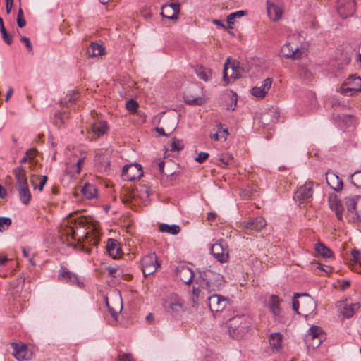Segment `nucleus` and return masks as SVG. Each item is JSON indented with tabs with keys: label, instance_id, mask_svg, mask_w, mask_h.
Masks as SVG:
<instances>
[{
	"label": "nucleus",
	"instance_id": "f257e3e1",
	"mask_svg": "<svg viewBox=\"0 0 361 361\" xmlns=\"http://www.w3.org/2000/svg\"><path fill=\"white\" fill-rule=\"evenodd\" d=\"M197 272L202 288L208 293L219 291L224 286V276L210 267L199 269Z\"/></svg>",
	"mask_w": 361,
	"mask_h": 361
},
{
	"label": "nucleus",
	"instance_id": "f03ea898",
	"mask_svg": "<svg viewBox=\"0 0 361 361\" xmlns=\"http://www.w3.org/2000/svg\"><path fill=\"white\" fill-rule=\"evenodd\" d=\"M251 323L250 317L245 314L231 318L227 323L230 336L235 339L242 338L248 332Z\"/></svg>",
	"mask_w": 361,
	"mask_h": 361
},
{
	"label": "nucleus",
	"instance_id": "7ed1b4c3",
	"mask_svg": "<svg viewBox=\"0 0 361 361\" xmlns=\"http://www.w3.org/2000/svg\"><path fill=\"white\" fill-rule=\"evenodd\" d=\"M87 224L88 221L84 216L74 219L73 222L72 220H68L62 224L60 233L67 238H71V239L75 240L76 230L85 228Z\"/></svg>",
	"mask_w": 361,
	"mask_h": 361
},
{
	"label": "nucleus",
	"instance_id": "20e7f679",
	"mask_svg": "<svg viewBox=\"0 0 361 361\" xmlns=\"http://www.w3.org/2000/svg\"><path fill=\"white\" fill-rule=\"evenodd\" d=\"M313 186L314 182L312 180L306 181L299 186L294 193V200L300 204L310 202L314 194Z\"/></svg>",
	"mask_w": 361,
	"mask_h": 361
},
{
	"label": "nucleus",
	"instance_id": "39448f33",
	"mask_svg": "<svg viewBox=\"0 0 361 361\" xmlns=\"http://www.w3.org/2000/svg\"><path fill=\"white\" fill-rule=\"evenodd\" d=\"M241 77V68L239 62L237 61H230L229 58L227 59L224 63L223 80L226 84L230 82V80H236Z\"/></svg>",
	"mask_w": 361,
	"mask_h": 361
},
{
	"label": "nucleus",
	"instance_id": "423d86ee",
	"mask_svg": "<svg viewBox=\"0 0 361 361\" xmlns=\"http://www.w3.org/2000/svg\"><path fill=\"white\" fill-rule=\"evenodd\" d=\"M210 253L221 264L227 262L229 259V251L227 243L222 239L217 240L212 245Z\"/></svg>",
	"mask_w": 361,
	"mask_h": 361
},
{
	"label": "nucleus",
	"instance_id": "0eeeda50",
	"mask_svg": "<svg viewBox=\"0 0 361 361\" xmlns=\"http://www.w3.org/2000/svg\"><path fill=\"white\" fill-rule=\"evenodd\" d=\"M164 310L174 318H178L180 310V298L177 293H170L164 301Z\"/></svg>",
	"mask_w": 361,
	"mask_h": 361
},
{
	"label": "nucleus",
	"instance_id": "6e6552de",
	"mask_svg": "<svg viewBox=\"0 0 361 361\" xmlns=\"http://www.w3.org/2000/svg\"><path fill=\"white\" fill-rule=\"evenodd\" d=\"M157 121L159 126L164 127L169 136L173 133L178 125V119L177 118L167 115L164 112L154 117V123Z\"/></svg>",
	"mask_w": 361,
	"mask_h": 361
},
{
	"label": "nucleus",
	"instance_id": "1a4fd4ad",
	"mask_svg": "<svg viewBox=\"0 0 361 361\" xmlns=\"http://www.w3.org/2000/svg\"><path fill=\"white\" fill-rule=\"evenodd\" d=\"M141 265L142 271L145 277L153 274L160 266L157 261V257L154 252L143 257L141 260Z\"/></svg>",
	"mask_w": 361,
	"mask_h": 361
},
{
	"label": "nucleus",
	"instance_id": "9d476101",
	"mask_svg": "<svg viewBox=\"0 0 361 361\" xmlns=\"http://www.w3.org/2000/svg\"><path fill=\"white\" fill-rule=\"evenodd\" d=\"M85 235L78 238V245L85 252L90 254L91 249L87 248V245L97 247L99 243V237L96 231H87Z\"/></svg>",
	"mask_w": 361,
	"mask_h": 361
},
{
	"label": "nucleus",
	"instance_id": "9b49d317",
	"mask_svg": "<svg viewBox=\"0 0 361 361\" xmlns=\"http://www.w3.org/2000/svg\"><path fill=\"white\" fill-rule=\"evenodd\" d=\"M341 93L345 95H352L357 92H361V78L355 75H350L341 86Z\"/></svg>",
	"mask_w": 361,
	"mask_h": 361
},
{
	"label": "nucleus",
	"instance_id": "f8f14e48",
	"mask_svg": "<svg viewBox=\"0 0 361 361\" xmlns=\"http://www.w3.org/2000/svg\"><path fill=\"white\" fill-rule=\"evenodd\" d=\"M142 168L138 164L125 165L122 169V176L125 180L133 181L142 176Z\"/></svg>",
	"mask_w": 361,
	"mask_h": 361
},
{
	"label": "nucleus",
	"instance_id": "ddd939ff",
	"mask_svg": "<svg viewBox=\"0 0 361 361\" xmlns=\"http://www.w3.org/2000/svg\"><path fill=\"white\" fill-rule=\"evenodd\" d=\"M338 13L343 18L352 16L355 11V2L354 0H338L336 2Z\"/></svg>",
	"mask_w": 361,
	"mask_h": 361
},
{
	"label": "nucleus",
	"instance_id": "4468645a",
	"mask_svg": "<svg viewBox=\"0 0 361 361\" xmlns=\"http://www.w3.org/2000/svg\"><path fill=\"white\" fill-rule=\"evenodd\" d=\"M227 303L228 300L225 297L216 293H214L207 298L208 307L212 312L222 311Z\"/></svg>",
	"mask_w": 361,
	"mask_h": 361
},
{
	"label": "nucleus",
	"instance_id": "2eb2a0df",
	"mask_svg": "<svg viewBox=\"0 0 361 361\" xmlns=\"http://www.w3.org/2000/svg\"><path fill=\"white\" fill-rule=\"evenodd\" d=\"M301 296V314L305 317L314 314L317 310L316 302L308 294H302Z\"/></svg>",
	"mask_w": 361,
	"mask_h": 361
},
{
	"label": "nucleus",
	"instance_id": "dca6fc26",
	"mask_svg": "<svg viewBox=\"0 0 361 361\" xmlns=\"http://www.w3.org/2000/svg\"><path fill=\"white\" fill-rule=\"evenodd\" d=\"M59 279L68 283L71 285L77 286L78 287L83 286V282L80 279V278L75 274L71 272L63 266L61 267L59 274Z\"/></svg>",
	"mask_w": 361,
	"mask_h": 361
},
{
	"label": "nucleus",
	"instance_id": "f3484780",
	"mask_svg": "<svg viewBox=\"0 0 361 361\" xmlns=\"http://www.w3.org/2000/svg\"><path fill=\"white\" fill-rule=\"evenodd\" d=\"M192 94L185 93L183 98L186 104L192 106H201L205 102L204 97L200 96V87L197 85L191 87Z\"/></svg>",
	"mask_w": 361,
	"mask_h": 361
},
{
	"label": "nucleus",
	"instance_id": "a211bd4d",
	"mask_svg": "<svg viewBox=\"0 0 361 361\" xmlns=\"http://www.w3.org/2000/svg\"><path fill=\"white\" fill-rule=\"evenodd\" d=\"M180 11L179 3H170L162 6L161 15L169 20H178Z\"/></svg>",
	"mask_w": 361,
	"mask_h": 361
},
{
	"label": "nucleus",
	"instance_id": "6ab92c4d",
	"mask_svg": "<svg viewBox=\"0 0 361 361\" xmlns=\"http://www.w3.org/2000/svg\"><path fill=\"white\" fill-rule=\"evenodd\" d=\"M322 329L317 326H312L307 335V341L310 342V345L313 348H318L322 341Z\"/></svg>",
	"mask_w": 361,
	"mask_h": 361
},
{
	"label": "nucleus",
	"instance_id": "aec40b11",
	"mask_svg": "<svg viewBox=\"0 0 361 361\" xmlns=\"http://www.w3.org/2000/svg\"><path fill=\"white\" fill-rule=\"evenodd\" d=\"M303 53V50L292 42L286 43L281 49L282 55L287 59H298Z\"/></svg>",
	"mask_w": 361,
	"mask_h": 361
},
{
	"label": "nucleus",
	"instance_id": "412c9836",
	"mask_svg": "<svg viewBox=\"0 0 361 361\" xmlns=\"http://www.w3.org/2000/svg\"><path fill=\"white\" fill-rule=\"evenodd\" d=\"M266 224L267 223L264 218L257 217L242 222L240 227L246 231V232L249 231H259L266 226Z\"/></svg>",
	"mask_w": 361,
	"mask_h": 361
},
{
	"label": "nucleus",
	"instance_id": "4be33fe9",
	"mask_svg": "<svg viewBox=\"0 0 361 361\" xmlns=\"http://www.w3.org/2000/svg\"><path fill=\"white\" fill-rule=\"evenodd\" d=\"M282 300L276 295H271L269 301V308L273 314L275 320L281 322L283 317V311L280 307Z\"/></svg>",
	"mask_w": 361,
	"mask_h": 361
},
{
	"label": "nucleus",
	"instance_id": "5701e85b",
	"mask_svg": "<svg viewBox=\"0 0 361 361\" xmlns=\"http://www.w3.org/2000/svg\"><path fill=\"white\" fill-rule=\"evenodd\" d=\"M271 84L272 79L270 78H266L259 85H257L252 88V95L257 98H264L270 90Z\"/></svg>",
	"mask_w": 361,
	"mask_h": 361
},
{
	"label": "nucleus",
	"instance_id": "b1692460",
	"mask_svg": "<svg viewBox=\"0 0 361 361\" xmlns=\"http://www.w3.org/2000/svg\"><path fill=\"white\" fill-rule=\"evenodd\" d=\"M326 180L328 185L334 190L340 192L343 190V180L334 172L328 171L326 173Z\"/></svg>",
	"mask_w": 361,
	"mask_h": 361
},
{
	"label": "nucleus",
	"instance_id": "393cba45",
	"mask_svg": "<svg viewBox=\"0 0 361 361\" xmlns=\"http://www.w3.org/2000/svg\"><path fill=\"white\" fill-rule=\"evenodd\" d=\"M269 343L273 353H279L283 347V336L279 332L271 333L269 338Z\"/></svg>",
	"mask_w": 361,
	"mask_h": 361
},
{
	"label": "nucleus",
	"instance_id": "a878e982",
	"mask_svg": "<svg viewBox=\"0 0 361 361\" xmlns=\"http://www.w3.org/2000/svg\"><path fill=\"white\" fill-rule=\"evenodd\" d=\"M361 252L353 249L351 251V258L349 259V266L350 269L358 274H361Z\"/></svg>",
	"mask_w": 361,
	"mask_h": 361
},
{
	"label": "nucleus",
	"instance_id": "bb28decb",
	"mask_svg": "<svg viewBox=\"0 0 361 361\" xmlns=\"http://www.w3.org/2000/svg\"><path fill=\"white\" fill-rule=\"evenodd\" d=\"M106 249L108 254L114 259L121 256V249L120 247V244L118 240L115 239H108Z\"/></svg>",
	"mask_w": 361,
	"mask_h": 361
},
{
	"label": "nucleus",
	"instance_id": "cd10ccee",
	"mask_svg": "<svg viewBox=\"0 0 361 361\" xmlns=\"http://www.w3.org/2000/svg\"><path fill=\"white\" fill-rule=\"evenodd\" d=\"M329 207L331 210L335 212L336 216L338 220H342L343 207L341 201L336 197H331L329 199Z\"/></svg>",
	"mask_w": 361,
	"mask_h": 361
},
{
	"label": "nucleus",
	"instance_id": "c85d7f7f",
	"mask_svg": "<svg viewBox=\"0 0 361 361\" xmlns=\"http://www.w3.org/2000/svg\"><path fill=\"white\" fill-rule=\"evenodd\" d=\"M13 173L16 180L17 187L28 184L26 170L23 166H19L16 167L13 170Z\"/></svg>",
	"mask_w": 361,
	"mask_h": 361
},
{
	"label": "nucleus",
	"instance_id": "c756f323",
	"mask_svg": "<svg viewBox=\"0 0 361 361\" xmlns=\"http://www.w3.org/2000/svg\"><path fill=\"white\" fill-rule=\"evenodd\" d=\"M13 352V355L19 361H22L26 359L27 354V347L24 344H18L16 343H12L11 344Z\"/></svg>",
	"mask_w": 361,
	"mask_h": 361
},
{
	"label": "nucleus",
	"instance_id": "7c9ffc66",
	"mask_svg": "<svg viewBox=\"0 0 361 361\" xmlns=\"http://www.w3.org/2000/svg\"><path fill=\"white\" fill-rule=\"evenodd\" d=\"M267 13L271 18V20L274 21H276L279 20L282 16V9L274 4H269V1H267Z\"/></svg>",
	"mask_w": 361,
	"mask_h": 361
},
{
	"label": "nucleus",
	"instance_id": "2f4dec72",
	"mask_svg": "<svg viewBox=\"0 0 361 361\" xmlns=\"http://www.w3.org/2000/svg\"><path fill=\"white\" fill-rule=\"evenodd\" d=\"M194 271L188 266L182 265V282L188 286V292H190V284L193 281Z\"/></svg>",
	"mask_w": 361,
	"mask_h": 361
},
{
	"label": "nucleus",
	"instance_id": "473e14b6",
	"mask_svg": "<svg viewBox=\"0 0 361 361\" xmlns=\"http://www.w3.org/2000/svg\"><path fill=\"white\" fill-rule=\"evenodd\" d=\"M108 129L107 123L104 121L94 122L92 126V133L97 137L103 135Z\"/></svg>",
	"mask_w": 361,
	"mask_h": 361
},
{
	"label": "nucleus",
	"instance_id": "72a5a7b5",
	"mask_svg": "<svg viewBox=\"0 0 361 361\" xmlns=\"http://www.w3.org/2000/svg\"><path fill=\"white\" fill-rule=\"evenodd\" d=\"M17 188L20 201L25 204H28L31 200V193L29 190L28 184L18 186Z\"/></svg>",
	"mask_w": 361,
	"mask_h": 361
},
{
	"label": "nucleus",
	"instance_id": "f704fd0d",
	"mask_svg": "<svg viewBox=\"0 0 361 361\" xmlns=\"http://www.w3.org/2000/svg\"><path fill=\"white\" fill-rule=\"evenodd\" d=\"M80 190L84 197L88 200L94 198L97 194L95 185L89 183H85Z\"/></svg>",
	"mask_w": 361,
	"mask_h": 361
},
{
	"label": "nucleus",
	"instance_id": "c9c22d12",
	"mask_svg": "<svg viewBox=\"0 0 361 361\" xmlns=\"http://www.w3.org/2000/svg\"><path fill=\"white\" fill-rule=\"evenodd\" d=\"M87 53L90 57H94L104 54V47L98 44L92 42L87 48Z\"/></svg>",
	"mask_w": 361,
	"mask_h": 361
},
{
	"label": "nucleus",
	"instance_id": "e433bc0d",
	"mask_svg": "<svg viewBox=\"0 0 361 361\" xmlns=\"http://www.w3.org/2000/svg\"><path fill=\"white\" fill-rule=\"evenodd\" d=\"M195 72L200 79L205 82L209 81L212 78V71L202 66H197L195 68Z\"/></svg>",
	"mask_w": 361,
	"mask_h": 361
},
{
	"label": "nucleus",
	"instance_id": "4c0bfd02",
	"mask_svg": "<svg viewBox=\"0 0 361 361\" xmlns=\"http://www.w3.org/2000/svg\"><path fill=\"white\" fill-rule=\"evenodd\" d=\"M360 196H355L353 198L346 199L345 204L348 212V216H350V214H353L354 211L356 210L357 207H360Z\"/></svg>",
	"mask_w": 361,
	"mask_h": 361
},
{
	"label": "nucleus",
	"instance_id": "58836bf2",
	"mask_svg": "<svg viewBox=\"0 0 361 361\" xmlns=\"http://www.w3.org/2000/svg\"><path fill=\"white\" fill-rule=\"evenodd\" d=\"M360 305L358 302L350 305L345 304L341 310V314L345 318H350L354 315L355 312L360 308Z\"/></svg>",
	"mask_w": 361,
	"mask_h": 361
},
{
	"label": "nucleus",
	"instance_id": "ea45409f",
	"mask_svg": "<svg viewBox=\"0 0 361 361\" xmlns=\"http://www.w3.org/2000/svg\"><path fill=\"white\" fill-rule=\"evenodd\" d=\"M159 229L162 233H168L171 235H177L180 231V226L176 224L169 225L166 224H161Z\"/></svg>",
	"mask_w": 361,
	"mask_h": 361
},
{
	"label": "nucleus",
	"instance_id": "a19ab883",
	"mask_svg": "<svg viewBox=\"0 0 361 361\" xmlns=\"http://www.w3.org/2000/svg\"><path fill=\"white\" fill-rule=\"evenodd\" d=\"M25 279L20 277L11 283V291L13 295L17 296L21 292Z\"/></svg>",
	"mask_w": 361,
	"mask_h": 361
},
{
	"label": "nucleus",
	"instance_id": "79ce46f5",
	"mask_svg": "<svg viewBox=\"0 0 361 361\" xmlns=\"http://www.w3.org/2000/svg\"><path fill=\"white\" fill-rule=\"evenodd\" d=\"M315 250L324 257H330L333 255V252L320 242L315 245Z\"/></svg>",
	"mask_w": 361,
	"mask_h": 361
},
{
	"label": "nucleus",
	"instance_id": "37998d69",
	"mask_svg": "<svg viewBox=\"0 0 361 361\" xmlns=\"http://www.w3.org/2000/svg\"><path fill=\"white\" fill-rule=\"evenodd\" d=\"M246 14V11H238L236 12H233L230 13L227 16V23L229 26V27H232V25L234 24L236 18H240L242 16H245Z\"/></svg>",
	"mask_w": 361,
	"mask_h": 361
},
{
	"label": "nucleus",
	"instance_id": "c03bdc74",
	"mask_svg": "<svg viewBox=\"0 0 361 361\" xmlns=\"http://www.w3.org/2000/svg\"><path fill=\"white\" fill-rule=\"evenodd\" d=\"M78 97L79 93L78 91L71 92L66 94L62 103L64 104V105L66 106H68L72 105L78 99Z\"/></svg>",
	"mask_w": 361,
	"mask_h": 361
},
{
	"label": "nucleus",
	"instance_id": "a18cd8bd",
	"mask_svg": "<svg viewBox=\"0 0 361 361\" xmlns=\"http://www.w3.org/2000/svg\"><path fill=\"white\" fill-rule=\"evenodd\" d=\"M166 149L171 152L179 151L180 149L179 140L173 138L167 143Z\"/></svg>",
	"mask_w": 361,
	"mask_h": 361
},
{
	"label": "nucleus",
	"instance_id": "49530a36",
	"mask_svg": "<svg viewBox=\"0 0 361 361\" xmlns=\"http://www.w3.org/2000/svg\"><path fill=\"white\" fill-rule=\"evenodd\" d=\"M192 295L191 296V300L193 303H196L198 302L200 298L203 297L202 290L200 288V287H192Z\"/></svg>",
	"mask_w": 361,
	"mask_h": 361
},
{
	"label": "nucleus",
	"instance_id": "de8ad7c7",
	"mask_svg": "<svg viewBox=\"0 0 361 361\" xmlns=\"http://www.w3.org/2000/svg\"><path fill=\"white\" fill-rule=\"evenodd\" d=\"M108 274L113 278H118L123 276V271L119 267H107Z\"/></svg>",
	"mask_w": 361,
	"mask_h": 361
},
{
	"label": "nucleus",
	"instance_id": "09e8293b",
	"mask_svg": "<svg viewBox=\"0 0 361 361\" xmlns=\"http://www.w3.org/2000/svg\"><path fill=\"white\" fill-rule=\"evenodd\" d=\"M351 183L357 188H361V171H355L350 176Z\"/></svg>",
	"mask_w": 361,
	"mask_h": 361
},
{
	"label": "nucleus",
	"instance_id": "8fccbe9b",
	"mask_svg": "<svg viewBox=\"0 0 361 361\" xmlns=\"http://www.w3.org/2000/svg\"><path fill=\"white\" fill-rule=\"evenodd\" d=\"M302 294L295 293L293 300V309L298 314H301V300H296L297 298L301 296Z\"/></svg>",
	"mask_w": 361,
	"mask_h": 361
},
{
	"label": "nucleus",
	"instance_id": "3c124183",
	"mask_svg": "<svg viewBox=\"0 0 361 361\" xmlns=\"http://www.w3.org/2000/svg\"><path fill=\"white\" fill-rule=\"evenodd\" d=\"M12 224V220L9 217H0V232L4 231Z\"/></svg>",
	"mask_w": 361,
	"mask_h": 361
},
{
	"label": "nucleus",
	"instance_id": "603ef678",
	"mask_svg": "<svg viewBox=\"0 0 361 361\" xmlns=\"http://www.w3.org/2000/svg\"><path fill=\"white\" fill-rule=\"evenodd\" d=\"M0 32L1 33V37H2V39L4 40V42L6 44L11 45L13 43V36L11 34L7 32V30L6 28L0 30Z\"/></svg>",
	"mask_w": 361,
	"mask_h": 361
},
{
	"label": "nucleus",
	"instance_id": "864d4df0",
	"mask_svg": "<svg viewBox=\"0 0 361 361\" xmlns=\"http://www.w3.org/2000/svg\"><path fill=\"white\" fill-rule=\"evenodd\" d=\"M349 218H350L353 222H361V201L360 207H357L356 210L354 211L353 214H350Z\"/></svg>",
	"mask_w": 361,
	"mask_h": 361
},
{
	"label": "nucleus",
	"instance_id": "5fc2aeb1",
	"mask_svg": "<svg viewBox=\"0 0 361 361\" xmlns=\"http://www.w3.org/2000/svg\"><path fill=\"white\" fill-rule=\"evenodd\" d=\"M219 161L221 162L220 165L221 166L225 167L231 164V162L233 161V157L228 154H224V155H222V157H221Z\"/></svg>",
	"mask_w": 361,
	"mask_h": 361
},
{
	"label": "nucleus",
	"instance_id": "6e6d98bb",
	"mask_svg": "<svg viewBox=\"0 0 361 361\" xmlns=\"http://www.w3.org/2000/svg\"><path fill=\"white\" fill-rule=\"evenodd\" d=\"M138 106L137 102L133 99L128 100L126 104V109L132 113L135 112Z\"/></svg>",
	"mask_w": 361,
	"mask_h": 361
},
{
	"label": "nucleus",
	"instance_id": "4d7b16f0",
	"mask_svg": "<svg viewBox=\"0 0 361 361\" xmlns=\"http://www.w3.org/2000/svg\"><path fill=\"white\" fill-rule=\"evenodd\" d=\"M106 306H107V307L109 309V311L111 313L112 317L116 319V317H118V313L121 311L122 306L120 305L117 309H114V308L111 307L110 306V305H109V302L107 298L106 299Z\"/></svg>",
	"mask_w": 361,
	"mask_h": 361
},
{
	"label": "nucleus",
	"instance_id": "13d9d810",
	"mask_svg": "<svg viewBox=\"0 0 361 361\" xmlns=\"http://www.w3.org/2000/svg\"><path fill=\"white\" fill-rule=\"evenodd\" d=\"M216 128H217L216 133H219V134L222 135L223 140H226L228 135V129L224 128L222 124L220 123H217Z\"/></svg>",
	"mask_w": 361,
	"mask_h": 361
},
{
	"label": "nucleus",
	"instance_id": "bf43d9fd",
	"mask_svg": "<svg viewBox=\"0 0 361 361\" xmlns=\"http://www.w3.org/2000/svg\"><path fill=\"white\" fill-rule=\"evenodd\" d=\"M164 161L161 160V159H156L153 161V167H157L160 173H164Z\"/></svg>",
	"mask_w": 361,
	"mask_h": 361
},
{
	"label": "nucleus",
	"instance_id": "052dcab7",
	"mask_svg": "<svg viewBox=\"0 0 361 361\" xmlns=\"http://www.w3.org/2000/svg\"><path fill=\"white\" fill-rule=\"evenodd\" d=\"M34 178L40 180V182H39V186H38V190L39 191H42L43 188H44V185L46 184L47 180H48V177L47 176H39V175H37V176H35Z\"/></svg>",
	"mask_w": 361,
	"mask_h": 361
},
{
	"label": "nucleus",
	"instance_id": "680f3d73",
	"mask_svg": "<svg viewBox=\"0 0 361 361\" xmlns=\"http://www.w3.org/2000/svg\"><path fill=\"white\" fill-rule=\"evenodd\" d=\"M20 41L25 44L29 52L33 53L32 44L28 37L23 36L20 38Z\"/></svg>",
	"mask_w": 361,
	"mask_h": 361
},
{
	"label": "nucleus",
	"instance_id": "e2e57ef3",
	"mask_svg": "<svg viewBox=\"0 0 361 361\" xmlns=\"http://www.w3.org/2000/svg\"><path fill=\"white\" fill-rule=\"evenodd\" d=\"M209 157V154L207 152H200L195 158V161L199 163H203Z\"/></svg>",
	"mask_w": 361,
	"mask_h": 361
},
{
	"label": "nucleus",
	"instance_id": "0e129e2a",
	"mask_svg": "<svg viewBox=\"0 0 361 361\" xmlns=\"http://www.w3.org/2000/svg\"><path fill=\"white\" fill-rule=\"evenodd\" d=\"M118 357L120 361H135L130 353H123L120 355Z\"/></svg>",
	"mask_w": 361,
	"mask_h": 361
},
{
	"label": "nucleus",
	"instance_id": "69168bd1",
	"mask_svg": "<svg viewBox=\"0 0 361 361\" xmlns=\"http://www.w3.org/2000/svg\"><path fill=\"white\" fill-rule=\"evenodd\" d=\"M37 153V150L35 148H30L27 149L25 152L30 160L33 159L36 157Z\"/></svg>",
	"mask_w": 361,
	"mask_h": 361
},
{
	"label": "nucleus",
	"instance_id": "338daca9",
	"mask_svg": "<svg viewBox=\"0 0 361 361\" xmlns=\"http://www.w3.org/2000/svg\"><path fill=\"white\" fill-rule=\"evenodd\" d=\"M84 162V158H80L78 160L77 163L73 166V167L75 169V173H80L82 169V165Z\"/></svg>",
	"mask_w": 361,
	"mask_h": 361
},
{
	"label": "nucleus",
	"instance_id": "774afa93",
	"mask_svg": "<svg viewBox=\"0 0 361 361\" xmlns=\"http://www.w3.org/2000/svg\"><path fill=\"white\" fill-rule=\"evenodd\" d=\"M154 130L159 134V135L169 136V135L166 134V132L164 130V127H162L161 126H158L157 127L155 128Z\"/></svg>",
	"mask_w": 361,
	"mask_h": 361
}]
</instances>
